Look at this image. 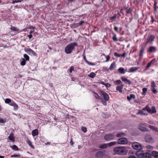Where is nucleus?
<instances>
[{
  "mask_svg": "<svg viewBox=\"0 0 158 158\" xmlns=\"http://www.w3.org/2000/svg\"><path fill=\"white\" fill-rule=\"evenodd\" d=\"M107 143H104L100 145L99 146V148L100 149H105L107 148Z\"/></svg>",
  "mask_w": 158,
  "mask_h": 158,
  "instance_id": "nucleus-26",
  "label": "nucleus"
},
{
  "mask_svg": "<svg viewBox=\"0 0 158 158\" xmlns=\"http://www.w3.org/2000/svg\"><path fill=\"white\" fill-rule=\"evenodd\" d=\"M26 52L29 55L35 56L36 55L35 52L32 50L30 48H26L25 49Z\"/></svg>",
  "mask_w": 158,
  "mask_h": 158,
  "instance_id": "nucleus-9",
  "label": "nucleus"
},
{
  "mask_svg": "<svg viewBox=\"0 0 158 158\" xmlns=\"http://www.w3.org/2000/svg\"><path fill=\"white\" fill-rule=\"evenodd\" d=\"M21 2V0H15L13 2H12V3L13 4H14L15 3H17L19 2Z\"/></svg>",
  "mask_w": 158,
  "mask_h": 158,
  "instance_id": "nucleus-50",
  "label": "nucleus"
},
{
  "mask_svg": "<svg viewBox=\"0 0 158 158\" xmlns=\"http://www.w3.org/2000/svg\"><path fill=\"white\" fill-rule=\"evenodd\" d=\"M114 84L117 85H122V82L120 80H119L114 81Z\"/></svg>",
  "mask_w": 158,
  "mask_h": 158,
  "instance_id": "nucleus-35",
  "label": "nucleus"
},
{
  "mask_svg": "<svg viewBox=\"0 0 158 158\" xmlns=\"http://www.w3.org/2000/svg\"><path fill=\"white\" fill-rule=\"evenodd\" d=\"M144 49L143 48L140 50L139 53V56L140 58H141L143 55V54L144 53Z\"/></svg>",
  "mask_w": 158,
  "mask_h": 158,
  "instance_id": "nucleus-31",
  "label": "nucleus"
},
{
  "mask_svg": "<svg viewBox=\"0 0 158 158\" xmlns=\"http://www.w3.org/2000/svg\"><path fill=\"white\" fill-rule=\"evenodd\" d=\"M136 155L139 158H143L144 153L141 151H138L136 152Z\"/></svg>",
  "mask_w": 158,
  "mask_h": 158,
  "instance_id": "nucleus-12",
  "label": "nucleus"
},
{
  "mask_svg": "<svg viewBox=\"0 0 158 158\" xmlns=\"http://www.w3.org/2000/svg\"><path fill=\"white\" fill-rule=\"evenodd\" d=\"M86 63L89 65H95V64L94 63L89 62L87 60H86Z\"/></svg>",
  "mask_w": 158,
  "mask_h": 158,
  "instance_id": "nucleus-47",
  "label": "nucleus"
},
{
  "mask_svg": "<svg viewBox=\"0 0 158 158\" xmlns=\"http://www.w3.org/2000/svg\"><path fill=\"white\" fill-rule=\"evenodd\" d=\"M101 84L105 85L107 88L109 87L110 86V84L108 83H105L103 82H101Z\"/></svg>",
  "mask_w": 158,
  "mask_h": 158,
  "instance_id": "nucleus-30",
  "label": "nucleus"
},
{
  "mask_svg": "<svg viewBox=\"0 0 158 158\" xmlns=\"http://www.w3.org/2000/svg\"><path fill=\"white\" fill-rule=\"evenodd\" d=\"M38 134V131L37 129H34L32 131V135L33 136H35Z\"/></svg>",
  "mask_w": 158,
  "mask_h": 158,
  "instance_id": "nucleus-17",
  "label": "nucleus"
},
{
  "mask_svg": "<svg viewBox=\"0 0 158 158\" xmlns=\"http://www.w3.org/2000/svg\"><path fill=\"white\" fill-rule=\"evenodd\" d=\"M112 39L114 41H117L118 40V39L116 37V34H114L112 37Z\"/></svg>",
  "mask_w": 158,
  "mask_h": 158,
  "instance_id": "nucleus-42",
  "label": "nucleus"
},
{
  "mask_svg": "<svg viewBox=\"0 0 158 158\" xmlns=\"http://www.w3.org/2000/svg\"><path fill=\"white\" fill-rule=\"evenodd\" d=\"M145 140L148 143H152L154 142V140L152 138L150 135H147L145 136Z\"/></svg>",
  "mask_w": 158,
  "mask_h": 158,
  "instance_id": "nucleus-11",
  "label": "nucleus"
},
{
  "mask_svg": "<svg viewBox=\"0 0 158 158\" xmlns=\"http://www.w3.org/2000/svg\"><path fill=\"white\" fill-rule=\"evenodd\" d=\"M4 122L3 119L2 118H0V123H3Z\"/></svg>",
  "mask_w": 158,
  "mask_h": 158,
  "instance_id": "nucleus-59",
  "label": "nucleus"
},
{
  "mask_svg": "<svg viewBox=\"0 0 158 158\" xmlns=\"http://www.w3.org/2000/svg\"><path fill=\"white\" fill-rule=\"evenodd\" d=\"M96 74L94 72L91 73L89 75H88V76L90 77L93 78L96 76Z\"/></svg>",
  "mask_w": 158,
  "mask_h": 158,
  "instance_id": "nucleus-32",
  "label": "nucleus"
},
{
  "mask_svg": "<svg viewBox=\"0 0 158 158\" xmlns=\"http://www.w3.org/2000/svg\"><path fill=\"white\" fill-rule=\"evenodd\" d=\"M139 128L142 131H148V129L147 128V126L145 123H140L139 125Z\"/></svg>",
  "mask_w": 158,
  "mask_h": 158,
  "instance_id": "nucleus-7",
  "label": "nucleus"
},
{
  "mask_svg": "<svg viewBox=\"0 0 158 158\" xmlns=\"http://www.w3.org/2000/svg\"><path fill=\"white\" fill-rule=\"evenodd\" d=\"M117 142L115 141L112 142H110L109 143H107V146H108L109 147L115 145L116 143Z\"/></svg>",
  "mask_w": 158,
  "mask_h": 158,
  "instance_id": "nucleus-34",
  "label": "nucleus"
},
{
  "mask_svg": "<svg viewBox=\"0 0 158 158\" xmlns=\"http://www.w3.org/2000/svg\"><path fill=\"white\" fill-rule=\"evenodd\" d=\"M118 72L121 74H124L125 73V70L123 68L120 67L118 69Z\"/></svg>",
  "mask_w": 158,
  "mask_h": 158,
  "instance_id": "nucleus-22",
  "label": "nucleus"
},
{
  "mask_svg": "<svg viewBox=\"0 0 158 158\" xmlns=\"http://www.w3.org/2000/svg\"><path fill=\"white\" fill-rule=\"evenodd\" d=\"M151 90L152 91L153 93L154 94H156L157 91L156 90L155 88H151Z\"/></svg>",
  "mask_w": 158,
  "mask_h": 158,
  "instance_id": "nucleus-45",
  "label": "nucleus"
},
{
  "mask_svg": "<svg viewBox=\"0 0 158 158\" xmlns=\"http://www.w3.org/2000/svg\"><path fill=\"white\" fill-rule=\"evenodd\" d=\"M131 9L130 8H129L127 10V13H130L131 12Z\"/></svg>",
  "mask_w": 158,
  "mask_h": 158,
  "instance_id": "nucleus-57",
  "label": "nucleus"
},
{
  "mask_svg": "<svg viewBox=\"0 0 158 158\" xmlns=\"http://www.w3.org/2000/svg\"><path fill=\"white\" fill-rule=\"evenodd\" d=\"M106 62L108 61L109 60L110 58L109 56L108 55H106Z\"/></svg>",
  "mask_w": 158,
  "mask_h": 158,
  "instance_id": "nucleus-53",
  "label": "nucleus"
},
{
  "mask_svg": "<svg viewBox=\"0 0 158 158\" xmlns=\"http://www.w3.org/2000/svg\"><path fill=\"white\" fill-rule=\"evenodd\" d=\"M114 56H117L118 57H120L121 56V55L120 54H118L117 52H115L114 54Z\"/></svg>",
  "mask_w": 158,
  "mask_h": 158,
  "instance_id": "nucleus-48",
  "label": "nucleus"
},
{
  "mask_svg": "<svg viewBox=\"0 0 158 158\" xmlns=\"http://www.w3.org/2000/svg\"><path fill=\"white\" fill-rule=\"evenodd\" d=\"M156 51V48L154 46H151L148 49V52H155Z\"/></svg>",
  "mask_w": 158,
  "mask_h": 158,
  "instance_id": "nucleus-15",
  "label": "nucleus"
},
{
  "mask_svg": "<svg viewBox=\"0 0 158 158\" xmlns=\"http://www.w3.org/2000/svg\"><path fill=\"white\" fill-rule=\"evenodd\" d=\"M152 155L155 158H158V152L155 151H153Z\"/></svg>",
  "mask_w": 158,
  "mask_h": 158,
  "instance_id": "nucleus-24",
  "label": "nucleus"
},
{
  "mask_svg": "<svg viewBox=\"0 0 158 158\" xmlns=\"http://www.w3.org/2000/svg\"><path fill=\"white\" fill-rule=\"evenodd\" d=\"M84 21H81L79 23H78V26H81L82 25V24L84 23Z\"/></svg>",
  "mask_w": 158,
  "mask_h": 158,
  "instance_id": "nucleus-56",
  "label": "nucleus"
},
{
  "mask_svg": "<svg viewBox=\"0 0 158 158\" xmlns=\"http://www.w3.org/2000/svg\"><path fill=\"white\" fill-rule=\"evenodd\" d=\"M124 135L123 133H119L116 135V136L118 137H120L124 136Z\"/></svg>",
  "mask_w": 158,
  "mask_h": 158,
  "instance_id": "nucleus-36",
  "label": "nucleus"
},
{
  "mask_svg": "<svg viewBox=\"0 0 158 158\" xmlns=\"http://www.w3.org/2000/svg\"><path fill=\"white\" fill-rule=\"evenodd\" d=\"M155 61V59H152L150 62H149L151 64H153Z\"/></svg>",
  "mask_w": 158,
  "mask_h": 158,
  "instance_id": "nucleus-62",
  "label": "nucleus"
},
{
  "mask_svg": "<svg viewBox=\"0 0 158 158\" xmlns=\"http://www.w3.org/2000/svg\"><path fill=\"white\" fill-rule=\"evenodd\" d=\"M139 69L138 67H132L129 70L128 72L130 73L134 72L136 71Z\"/></svg>",
  "mask_w": 158,
  "mask_h": 158,
  "instance_id": "nucleus-16",
  "label": "nucleus"
},
{
  "mask_svg": "<svg viewBox=\"0 0 158 158\" xmlns=\"http://www.w3.org/2000/svg\"><path fill=\"white\" fill-rule=\"evenodd\" d=\"M26 60L24 58L22 59V60L21 62V64L22 65H24L26 64Z\"/></svg>",
  "mask_w": 158,
  "mask_h": 158,
  "instance_id": "nucleus-38",
  "label": "nucleus"
},
{
  "mask_svg": "<svg viewBox=\"0 0 158 158\" xmlns=\"http://www.w3.org/2000/svg\"><path fill=\"white\" fill-rule=\"evenodd\" d=\"M27 36L28 37L29 39H31L32 37V35L31 34H30L29 35H27Z\"/></svg>",
  "mask_w": 158,
  "mask_h": 158,
  "instance_id": "nucleus-63",
  "label": "nucleus"
},
{
  "mask_svg": "<svg viewBox=\"0 0 158 158\" xmlns=\"http://www.w3.org/2000/svg\"><path fill=\"white\" fill-rule=\"evenodd\" d=\"M116 18V15H115L110 17V19L114 20Z\"/></svg>",
  "mask_w": 158,
  "mask_h": 158,
  "instance_id": "nucleus-54",
  "label": "nucleus"
},
{
  "mask_svg": "<svg viewBox=\"0 0 158 158\" xmlns=\"http://www.w3.org/2000/svg\"><path fill=\"white\" fill-rule=\"evenodd\" d=\"M12 101L9 98H6L5 99V102L6 103L10 104Z\"/></svg>",
  "mask_w": 158,
  "mask_h": 158,
  "instance_id": "nucleus-41",
  "label": "nucleus"
},
{
  "mask_svg": "<svg viewBox=\"0 0 158 158\" xmlns=\"http://www.w3.org/2000/svg\"><path fill=\"white\" fill-rule=\"evenodd\" d=\"M82 131L84 132H86L87 131V129L85 127H82L81 128Z\"/></svg>",
  "mask_w": 158,
  "mask_h": 158,
  "instance_id": "nucleus-49",
  "label": "nucleus"
},
{
  "mask_svg": "<svg viewBox=\"0 0 158 158\" xmlns=\"http://www.w3.org/2000/svg\"><path fill=\"white\" fill-rule=\"evenodd\" d=\"M77 43L75 42L72 43L68 45L65 48L64 51L67 54L71 53L75 47L77 45Z\"/></svg>",
  "mask_w": 158,
  "mask_h": 158,
  "instance_id": "nucleus-2",
  "label": "nucleus"
},
{
  "mask_svg": "<svg viewBox=\"0 0 158 158\" xmlns=\"http://www.w3.org/2000/svg\"><path fill=\"white\" fill-rule=\"evenodd\" d=\"M133 148L137 150H140L142 149V147L140 144L138 142H134L132 144Z\"/></svg>",
  "mask_w": 158,
  "mask_h": 158,
  "instance_id": "nucleus-4",
  "label": "nucleus"
},
{
  "mask_svg": "<svg viewBox=\"0 0 158 158\" xmlns=\"http://www.w3.org/2000/svg\"><path fill=\"white\" fill-rule=\"evenodd\" d=\"M8 138L10 140L13 141H15V138L14 136V135L13 133H11L10 135L8 137Z\"/></svg>",
  "mask_w": 158,
  "mask_h": 158,
  "instance_id": "nucleus-23",
  "label": "nucleus"
},
{
  "mask_svg": "<svg viewBox=\"0 0 158 158\" xmlns=\"http://www.w3.org/2000/svg\"><path fill=\"white\" fill-rule=\"evenodd\" d=\"M144 158H151V155L150 153L148 152H146L144 154Z\"/></svg>",
  "mask_w": 158,
  "mask_h": 158,
  "instance_id": "nucleus-27",
  "label": "nucleus"
},
{
  "mask_svg": "<svg viewBox=\"0 0 158 158\" xmlns=\"http://www.w3.org/2000/svg\"><path fill=\"white\" fill-rule=\"evenodd\" d=\"M143 110H146L148 112L151 114H154L156 112L155 107L154 106H152L151 108H150L147 105L143 108Z\"/></svg>",
  "mask_w": 158,
  "mask_h": 158,
  "instance_id": "nucleus-3",
  "label": "nucleus"
},
{
  "mask_svg": "<svg viewBox=\"0 0 158 158\" xmlns=\"http://www.w3.org/2000/svg\"><path fill=\"white\" fill-rule=\"evenodd\" d=\"M116 66V64L114 62H113L111 63L109 67V69L110 70H112L113 68H115Z\"/></svg>",
  "mask_w": 158,
  "mask_h": 158,
  "instance_id": "nucleus-25",
  "label": "nucleus"
},
{
  "mask_svg": "<svg viewBox=\"0 0 158 158\" xmlns=\"http://www.w3.org/2000/svg\"><path fill=\"white\" fill-rule=\"evenodd\" d=\"M26 142L30 146L32 149H34V147L33 145L32 144L31 142L30 141V140L28 139H27V140H26Z\"/></svg>",
  "mask_w": 158,
  "mask_h": 158,
  "instance_id": "nucleus-21",
  "label": "nucleus"
},
{
  "mask_svg": "<svg viewBox=\"0 0 158 158\" xmlns=\"http://www.w3.org/2000/svg\"><path fill=\"white\" fill-rule=\"evenodd\" d=\"M148 123H149L150 124H154V122L152 121H149L148 122Z\"/></svg>",
  "mask_w": 158,
  "mask_h": 158,
  "instance_id": "nucleus-60",
  "label": "nucleus"
},
{
  "mask_svg": "<svg viewBox=\"0 0 158 158\" xmlns=\"http://www.w3.org/2000/svg\"><path fill=\"white\" fill-rule=\"evenodd\" d=\"M129 149L128 147L120 146L115 148L113 151L116 154L120 155H125L128 153Z\"/></svg>",
  "mask_w": 158,
  "mask_h": 158,
  "instance_id": "nucleus-1",
  "label": "nucleus"
},
{
  "mask_svg": "<svg viewBox=\"0 0 158 158\" xmlns=\"http://www.w3.org/2000/svg\"><path fill=\"white\" fill-rule=\"evenodd\" d=\"M114 134L112 133L108 134L104 136V139L106 141H109L114 139Z\"/></svg>",
  "mask_w": 158,
  "mask_h": 158,
  "instance_id": "nucleus-5",
  "label": "nucleus"
},
{
  "mask_svg": "<svg viewBox=\"0 0 158 158\" xmlns=\"http://www.w3.org/2000/svg\"><path fill=\"white\" fill-rule=\"evenodd\" d=\"M10 105L13 106L15 110H17L18 109V105L13 101L10 102Z\"/></svg>",
  "mask_w": 158,
  "mask_h": 158,
  "instance_id": "nucleus-18",
  "label": "nucleus"
},
{
  "mask_svg": "<svg viewBox=\"0 0 158 158\" xmlns=\"http://www.w3.org/2000/svg\"><path fill=\"white\" fill-rule=\"evenodd\" d=\"M123 87V85H121L120 86H118L116 88V90L118 91L120 93L122 92V89Z\"/></svg>",
  "mask_w": 158,
  "mask_h": 158,
  "instance_id": "nucleus-19",
  "label": "nucleus"
},
{
  "mask_svg": "<svg viewBox=\"0 0 158 158\" xmlns=\"http://www.w3.org/2000/svg\"><path fill=\"white\" fill-rule=\"evenodd\" d=\"M105 151H100L97 152L96 154V156L97 157H100L104 155Z\"/></svg>",
  "mask_w": 158,
  "mask_h": 158,
  "instance_id": "nucleus-13",
  "label": "nucleus"
},
{
  "mask_svg": "<svg viewBox=\"0 0 158 158\" xmlns=\"http://www.w3.org/2000/svg\"><path fill=\"white\" fill-rule=\"evenodd\" d=\"M149 127L151 129H152L155 131H156V132H158V128H157L155 127H154V126H152L151 125H149Z\"/></svg>",
  "mask_w": 158,
  "mask_h": 158,
  "instance_id": "nucleus-20",
  "label": "nucleus"
},
{
  "mask_svg": "<svg viewBox=\"0 0 158 158\" xmlns=\"http://www.w3.org/2000/svg\"><path fill=\"white\" fill-rule=\"evenodd\" d=\"M128 143V140L126 138H122L118 139L117 143L120 144H125Z\"/></svg>",
  "mask_w": 158,
  "mask_h": 158,
  "instance_id": "nucleus-8",
  "label": "nucleus"
},
{
  "mask_svg": "<svg viewBox=\"0 0 158 158\" xmlns=\"http://www.w3.org/2000/svg\"><path fill=\"white\" fill-rule=\"evenodd\" d=\"M121 79L125 84H127L129 85H131L132 84L131 81L130 80L127 79L125 77H121Z\"/></svg>",
  "mask_w": 158,
  "mask_h": 158,
  "instance_id": "nucleus-14",
  "label": "nucleus"
},
{
  "mask_svg": "<svg viewBox=\"0 0 158 158\" xmlns=\"http://www.w3.org/2000/svg\"><path fill=\"white\" fill-rule=\"evenodd\" d=\"M151 64L149 62L148 63L147 66L146 67V68H145V69L147 70L150 67V66H151Z\"/></svg>",
  "mask_w": 158,
  "mask_h": 158,
  "instance_id": "nucleus-55",
  "label": "nucleus"
},
{
  "mask_svg": "<svg viewBox=\"0 0 158 158\" xmlns=\"http://www.w3.org/2000/svg\"><path fill=\"white\" fill-rule=\"evenodd\" d=\"M155 36L154 35H151L148 36L147 39L146 44H152V42L154 41Z\"/></svg>",
  "mask_w": 158,
  "mask_h": 158,
  "instance_id": "nucleus-6",
  "label": "nucleus"
},
{
  "mask_svg": "<svg viewBox=\"0 0 158 158\" xmlns=\"http://www.w3.org/2000/svg\"><path fill=\"white\" fill-rule=\"evenodd\" d=\"M147 90V88H144L142 89L143 92L142 94L144 95L146 93Z\"/></svg>",
  "mask_w": 158,
  "mask_h": 158,
  "instance_id": "nucleus-40",
  "label": "nucleus"
},
{
  "mask_svg": "<svg viewBox=\"0 0 158 158\" xmlns=\"http://www.w3.org/2000/svg\"><path fill=\"white\" fill-rule=\"evenodd\" d=\"M74 67L73 66H71L70 69H69V70L70 73H71L72 72V71L74 70Z\"/></svg>",
  "mask_w": 158,
  "mask_h": 158,
  "instance_id": "nucleus-51",
  "label": "nucleus"
},
{
  "mask_svg": "<svg viewBox=\"0 0 158 158\" xmlns=\"http://www.w3.org/2000/svg\"><path fill=\"white\" fill-rule=\"evenodd\" d=\"M10 148L12 149L15 151H18L19 150V148L15 145L10 146Z\"/></svg>",
  "mask_w": 158,
  "mask_h": 158,
  "instance_id": "nucleus-28",
  "label": "nucleus"
},
{
  "mask_svg": "<svg viewBox=\"0 0 158 158\" xmlns=\"http://www.w3.org/2000/svg\"><path fill=\"white\" fill-rule=\"evenodd\" d=\"M102 95H103L104 100L106 101H108L109 100V96L108 94L105 92L101 90L100 92Z\"/></svg>",
  "mask_w": 158,
  "mask_h": 158,
  "instance_id": "nucleus-10",
  "label": "nucleus"
},
{
  "mask_svg": "<svg viewBox=\"0 0 158 158\" xmlns=\"http://www.w3.org/2000/svg\"><path fill=\"white\" fill-rule=\"evenodd\" d=\"M23 57L25 58V60L27 61L29 60V57L27 54H24L23 55Z\"/></svg>",
  "mask_w": 158,
  "mask_h": 158,
  "instance_id": "nucleus-39",
  "label": "nucleus"
},
{
  "mask_svg": "<svg viewBox=\"0 0 158 158\" xmlns=\"http://www.w3.org/2000/svg\"><path fill=\"white\" fill-rule=\"evenodd\" d=\"M135 98V96L133 94H131L130 96H128L127 97V99L128 100H130L132 98Z\"/></svg>",
  "mask_w": 158,
  "mask_h": 158,
  "instance_id": "nucleus-29",
  "label": "nucleus"
},
{
  "mask_svg": "<svg viewBox=\"0 0 158 158\" xmlns=\"http://www.w3.org/2000/svg\"><path fill=\"white\" fill-rule=\"evenodd\" d=\"M70 143V144L71 145H73V141H72V138H71Z\"/></svg>",
  "mask_w": 158,
  "mask_h": 158,
  "instance_id": "nucleus-61",
  "label": "nucleus"
},
{
  "mask_svg": "<svg viewBox=\"0 0 158 158\" xmlns=\"http://www.w3.org/2000/svg\"><path fill=\"white\" fill-rule=\"evenodd\" d=\"M10 29L12 31H19V28H17L13 26L11 27L10 28Z\"/></svg>",
  "mask_w": 158,
  "mask_h": 158,
  "instance_id": "nucleus-37",
  "label": "nucleus"
},
{
  "mask_svg": "<svg viewBox=\"0 0 158 158\" xmlns=\"http://www.w3.org/2000/svg\"><path fill=\"white\" fill-rule=\"evenodd\" d=\"M129 158H136V157L133 156H129Z\"/></svg>",
  "mask_w": 158,
  "mask_h": 158,
  "instance_id": "nucleus-64",
  "label": "nucleus"
},
{
  "mask_svg": "<svg viewBox=\"0 0 158 158\" xmlns=\"http://www.w3.org/2000/svg\"><path fill=\"white\" fill-rule=\"evenodd\" d=\"M107 101H106L105 100H102V104L104 105V106H106V104H107V103H106V102Z\"/></svg>",
  "mask_w": 158,
  "mask_h": 158,
  "instance_id": "nucleus-52",
  "label": "nucleus"
},
{
  "mask_svg": "<svg viewBox=\"0 0 158 158\" xmlns=\"http://www.w3.org/2000/svg\"><path fill=\"white\" fill-rule=\"evenodd\" d=\"M156 87V85L154 81H152L151 82V88H155Z\"/></svg>",
  "mask_w": 158,
  "mask_h": 158,
  "instance_id": "nucleus-43",
  "label": "nucleus"
},
{
  "mask_svg": "<svg viewBox=\"0 0 158 158\" xmlns=\"http://www.w3.org/2000/svg\"><path fill=\"white\" fill-rule=\"evenodd\" d=\"M146 148L148 149L149 151H150L152 149V147L150 145L147 146Z\"/></svg>",
  "mask_w": 158,
  "mask_h": 158,
  "instance_id": "nucleus-46",
  "label": "nucleus"
},
{
  "mask_svg": "<svg viewBox=\"0 0 158 158\" xmlns=\"http://www.w3.org/2000/svg\"><path fill=\"white\" fill-rule=\"evenodd\" d=\"M94 97L96 98L97 99H99V98L100 97L97 93H96L95 92H94Z\"/></svg>",
  "mask_w": 158,
  "mask_h": 158,
  "instance_id": "nucleus-44",
  "label": "nucleus"
},
{
  "mask_svg": "<svg viewBox=\"0 0 158 158\" xmlns=\"http://www.w3.org/2000/svg\"><path fill=\"white\" fill-rule=\"evenodd\" d=\"M137 114H140L141 115H146L148 114L147 113H144L143 110H140L137 113Z\"/></svg>",
  "mask_w": 158,
  "mask_h": 158,
  "instance_id": "nucleus-33",
  "label": "nucleus"
},
{
  "mask_svg": "<svg viewBox=\"0 0 158 158\" xmlns=\"http://www.w3.org/2000/svg\"><path fill=\"white\" fill-rule=\"evenodd\" d=\"M114 30L116 32H118V28L117 27H115L114 28Z\"/></svg>",
  "mask_w": 158,
  "mask_h": 158,
  "instance_id": "nucleus-58",
  "label": "nucleus"
}]
</instances>
